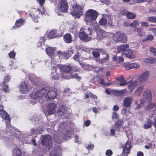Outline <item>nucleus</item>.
Returning <instances> with one entry per match:
<instances>
[{"instance_id":"1","label":"nucleus","mask_w":156,"mask_h":156,"mask_svg":"<svg viewBox=\"0 0 156 156\" xmlns=\"http://www.w3.org/2000/svg\"><path fill=\"white\" fill-rule=\"evenodd\" d=\"M58 66H57L55 67L52 66L54 68L51 74V77L52 79L56 80L58 79L62 80L63 79L75 78L79 80L81 79V77L79 76L77 73L73 72V70L75 71H78V69H73V67L70 66H65L59 65V64Z\"/></svg>"},{"instance_id":"50","label":"nucleus","mask_w":156,"mask_h":156,"mask_svg":"<svg viewBox=\"0 0 156 156\" xmlns=\"http://www.w3.org/2000/svg\"><path fill=\"white\" fill-rule=\"evenodd\" d=\"M113 152L112 151L108 149L106 151L105 155L108 156H111Z\"/></svg>"},{"instance_id":"33","label":"nucleus","mask_w":156,"mask_h":156,"mask_svg":"<svg viewBox=\"0 0 156 156\" xmlns=\"http://www.w3.org/2000/svg\"><path fill=\"white\" fill-rule=\"evenodd\" d=\"M117 80L120 82L119 84L120 86H124L128 83L127 82L123 76H121L120 77L118 78Z\"/></svg>"},{"instance_id":"13","label":"nucleus","mask_w":156,"mask_h":156,"mask_svg":"<svg viewBox=\"0 0 156 156\" xmlns=\"http://www.w3.org/2000/svg\"><path fill=\"white\" fill-rule=\"evenodd\" d=\"M95 31H96L97 34L96 39L98 40H101L102 38L105 37L107 35V33L104 30L99 28V26L98 25V28L97 29L94 28Z\"/></svg>"},{"instance_id":"36","label":"nucleus","mask_w":156,"mask_h":156,"mask_svg":"<svg viewBox=\"0 0 156 156\" xmlns=\"http://www.w3.org/2000/svg\"><path fill=\"white\" fill-rule=\"evenodd\" d=\"M154 57L148 58L143 59L144 62L147 63H154Z\"/></svg>"},{"instance_id":"38","label":"nucleus","mask_w":156,"mask_h":156,"mask_svg":"<svg viewBox=\"0 0 156 156\" xmlns=\"http://www.w3.org/2000/svg\"><path fill=\"white\" fill-rule=\"evenodd\" d=\"M136 16V15L134 13L128 12L127 14L126 17L128 19H133Z\"/></svg>"},{"instance_id":"60","label":"nucleus","mask_w":156,"mask_h":156,"mask_svg":"<svg viewBox=\"0 0 156 156\" xmlns=\"http://www.w3.org/2000/svg\"><path fill=\"white\" fill-rule=\"evenodd\" d=\"M154 39V37L152 35H148L146 38V40H152Z\"/></svg>"},{"instance_id":"47","label":"nucleus","mask_w":156,"mask_h":156,"mask_svg":"<svg viewBox=\"0 0 156 156\" xmlns=\"http://www.w3.org/2000/svg\"><path fill=\"white\" fill-rule=\"evenodd\" d=\"M9 55L10 58H13L15 57L16 53L14 51H12L9 53Z\"/></svg>"},{"instance_id":"4","label":"nucleus","mask_w":156,"mask_h":156,"mask_svg":"<svg viewBox=\"0 0 156 156\" xmlns=\"http://www.w3.org/2000/svg\"><path fill=\"white\" fill-rule=\"evenodd\" d=\"M56 48L48 47L45 48V51L47 55L51 59V66L53 67L59 66L58 63L59 62V58L61 55H57L58 51L56 52Z\"/></svg>"},{"instance_id":"56","label":"nucleus","mask_w":156,"mask_h":156,"mask_svg":"<svg viewBox=\"0 0 156 156\" xmlns=\"http://www.w3.org/2000/svg\"><path fill=\"white\" fill-rule=\"evenodd\" d=\"M92 55L95 58H97L99 56L100 54L97 51H93Z\"/></svg>"},{"instance_id":"19","label":"nucleus","mask_w":156,"mask_h":156,"mask_svg":"<svg viewBox=\"0 0 156 156\" xmlns=\"http://www.w3.org/2000/svg\"><path fill=\"white\" fill-rule=\"evenodd\" d=\"M62 150L59 147H55L50 152L49 156H61Z\"/></svg>"},{"instance_id":"7","label":"nucleus","mask_w":156,"mask_h":156,"mask_svg":"<svg viewBox=\"0 0 156 156\" xmlns=\"http://www.w3.org/2000/svg\"><path fill=\"white\" fill-rule=\"evenodd\" d=\"M66 126L64 122H62L58 126V133L64 139L68 140L71 136V132L66 130Z\"/></svg>"},{"instance_id":"6","label":"nucleus","mask_w":156,"mask_h":156,"mask_svg":"<svg viewBox=\"0 0 156 156\" xmlns=\"http://www.w3.org/2000/svg\"><path fill=\"white\" fill-rule=\"evenodd\" d=\"M72 8L71 9V14L75 18H79L83 14V7L77 5L76 3L71 4Z\"/></svg>"},{"instance_id":"54","label":"nucleus","mask_w":156,"mask_h":156,"mask_svg":"<svg viewBox=\"0 0 156 156\" xmlns=\"http://www.w3.org/2000/svg\"><path fill=\"white\" fill-rule=\"evenodd\" d=\"M30 16L31 17L34 22L36 23L38 22V20L37 19L38 18V16H36L35 18L34 16H32L31 14H30Z\"/></svg>"},{"instance_id":"8","label":"nucleus","mask_w":156,"mask_h":156,"mask_svg":"<svg viewBox=\"0 0 156 156\" xmlns=\"http://www.w3.org/2000/svg\"><path fill=\"white\" fill-rule=\"evenodd\" d=\"M11 131L14 130L18 132V136L16 137L21 141L23 143L30 144L31 141V139L29 136L27 134L23 133L20 131L19 129L13 126H10Z\"/></svg>"},{"instance_id":"22","label":"nucleus","mask_w":156,"mask_h":156,"mask_svg":"<svg viewBox=\"0 0 156 156\" xmlns=\"http://www.w3.org/2000/svg\"><path fill=\"white\" fill-rule=\"evenodd\" d=\"M140 66V64L138 63H132L126 64L125 65V68L126 70H129L133 69H137Z\"/></svg>"},{"instance_id":"20","label":"nucleus","mask_w":156,"mask_h":156,"mask_svg":"<svg viewBox=\"0 0 156 156\" xmlns=\"http://www.w3.org/2000/svg\"><path fill=\"white\" fill-rule=\"evenodd\" d=\"M149 76V72L146 71L143 72L138 77L139 80L141 82L146 81Z\"/></svg>"},{"instance_id":"21","label":"nucleus","mask_w":156,"mask_h":156,"mask_svg":"<svg viewBox=\"0 0 156 156\" xmlns=\"http://www.w3.org/2000/svg\"><path fill=\"white\" fill-rule=\"evenodd\" d=\"M143 96L144 98L148 101L150 102L151 101L152 95L150 90L147 89L145 90Z\"/></svg>"},{"instance_id":"37","label":"nucleus","mask_w":156,"mask_h":156,"mask_svg":"<svg viewBox=\"0 0 156 156\" xmlns=\"http://www.w3.org/2000/svg\"><path fill=\"white\" fill-rule=\"evenodd\" d=\"M151 123L150 120H148L147 122L144 125V129H147L150 128L151 126Z\"/></svg>"},{"instance_id":"40","label":"nucleus","mask_w":156,"mask_h":156,"mask_svg":"<svg viewBox=\"0 0 156 156\" xmlns=\"http://www.w3.org/2000/svg\"><path fill=\"white\" fill-rule=\"evenodd\" d=\"M10 80V76L9 75L7 76L4 77V81L2 83H1V85L2 86H4L5 84L9 81Z\"/></svg>"},{"instance_id":"32","label":"nucleus","mask_w":156,"mask_h":156,"mask_svg":"<svg viewBox=\"0 0 156 156\" xmlns=\"http://www.w3.org/2000/svg\"><path fill=\"white\" fill-rule=\"evenodd\" d=\"M25 22V20L23 19H20L17 20L15 23V26L17 27H21Z\"/></svg>"},{"instance_id":"42","label":"nucleus","mask_w":156,"mask_h":156,"mask_svg":"<svg viewBox=\"0 0 156 156\" xmlns=\"http://www.w3.org/2000/svg\"><path fill=\"white\" fill-rule=\"evenodd\" d=\"M69 29L70 32L75 33L76 31V27L73 24H71L69 26Z\"/></svg>"},{"instance_id":"49","label":"nucleus","mask_w":156,"mask_h":156,"mask_svg":"<svg viewBox=\"0 0 156 156\" xmlns=\"http://www.w3.org/2000/svg\"><path fill=\"white\" fill-rule=\"evenodd\" d=\"M126 107L124 106L122 110V112L123 113L126 115H128V113L129 112V110L126 108Z\"/></svg>"},{"instance_id":"57","label":"nucleus","mask_w":156,"mask_h":156,"mask_svg":"<svg viewBox=\"0 0 156 156\" xmlns=\"http://www.w3.org/2000/svg\"><path fill=\"white\" fill-rule=\"evenodd\" d=\"M144 102L145 100L144 99H142L140 101V104L138 105L136 107V108H140L142 106V104Z\"/></svg>"},{"instance_id":"34","label":"nucleus","mask_w":156,"mask_h":156,"mask_svg":"<svg viewBox=\"0 0 156 156\" xmlns=\"http://www.w3.org/2000/svg\"><path fill=\"white\" fill-rule=\"evenodd\" d=\"M129 47V46L128 44H122L117 47V49L118 51L119 52L128 48Z\"/></svg>"},{"instance_id":"11","label":"nucleus","mask_w":156,"mask_h":156,"mask_svg":"<svg viewBox=\"0 0 156 156\" xmlns=\"http://www.w3.org/2000/svg\"><path fill=\"white\" fill-rule=\"evenodd\" d=\"M41 144L44 148H47L49 150L52 145L51 137L49 135L42 136Z\"/></svg>"},{"instance_id":"31","label":"nucleus","mask_w":156,"mask_h":156,"mask_svg":"<svg viewBox=\"0 0 156 156\" xmlns=\"http://www.w3.org/2000/svg\"><path fill=\"white\" fill-rule=\"evenodd\" d=\"M12 156H21V152L18 148H14L12 152Z\"/></svg>"},{"instance_id":"28","label":"nucleus","mask_w":156,"mask_h":156,"mask_svg":"<svg viewBox=\"0 0 156 156\" xmlns=\"http://www.w3.org/2000/svg\"><path fill=\"white\" fill-rule=\"evenodd\" d=\"M139 83V81L137 80H135L130 83L128 86V88L130 92H132L134 87Z\"/></svg>"},{"instance_id":"2","label":"nucleus","mask_w":156,"mask_h":156,"mask_svg":"<svg viewBox=\"0 0 156 156\" xmlns=\"http://www.w3.org/2000/svg\"><path fill=\"white\" fill-rule=\"evenodd\" d=\"M56 95L55 90H51L50 87L47 86L41 87L36 91L30 94L31 100L29 101L30 105H33L41 100L47 101L49 99H54Z\"/></svg>"},{"instance_id":"10","label":"nucleus","mask_w":156,"mask_h":156,"mask_svg":"<svg viewBox=\"0 0 156 156\" xmlns=\"http://www.w3.org/2000/svg\"><path fill=\"white\" fill-rule=\"evenodd\" d=\"M113 39L114 41L117 42L125 43L127 41V38L124 34L117 31L113 35Z\"/></svg>"},{"instance_id":"29","label":"nucleus","mask_w":156,"mask_h":156,"mask_svg":"<svg viewBox=\"0 0 156 156\" xmlns=\"http://www.w3.org/2000/svg\"><path fill=\"white\" fill-rule=\"evenodd\" d=\"M64 40L67 43H70L72 41V37L71 35L69 34H66L64 35Z\"/></svg>"},{"instance_id":"52","label":"nucleus","mask_w":156,"mask_h":156,"mask_svg":"<svg viewBox=\"0 0 156 156\" xmlns=\"http://www.w3.org/2000/svg\"><path fill=\"white\" fill-rule=\"evenodd\" d=\"M86 147L87 149L88 150H91L93 148L94 146L93 144H88L86 146Z\"/></svg>"},{"instance_id":"41","label":"nucleus","mask_w":156,"mask_h":156,"mask_svg":"<svg viewBox=\"0 0 156 156\" xmlns=\"http://www.w3.org/2000/svg\"><path fill=\"white\" fill-rule=\"evenodd\" d=\"M155 106V105L154 104L150 103L145 107V109L146 111H148L153 108Z\"/></svg>"},{"instance_id":"43","label":"nucleus","mask_w":156,"mask_h":156,"mask_svg":"<svg viewBox=\"0 0 156 156\" xmlns=\"http://www.w3.org/2000/svg\"><path fill=\"white\" fill-rule=\"evenodd\" d=\"M138 20H135L133 21L132 23H131L129 25L131 27H135L136 26H139V23L138 21Z\"/></svg>"},{"instance_id":"64","label":"nucleus","mask_w":156,"mask_h":156,"mask_svg":"<svg viewBox=\"0 0 156 156\" xmlns=\"http://www.w3.org/2000/svg\"><path fill=\"white\" fill-rule=\"evenodd\" d=\"M141 30V29L139 27H134V31L135 32H140Z\"/></svg>"},{"instance_id":"39","label":"nucleus","mask_w":156,"mask_h":156,"mask_svg":"<svg viewBox=\"0 0 156 156\" xmlns=\"http://www.w3.org/2000/svg\"><path fill=\"white\" fill-rule=\"evenodd\" d=\"M97 80L98 82L101 85H108L109 84L108 83H105L104 79L102 78L99 76H98L97 77Z\"/></svg>"},{"instance_id":"5","label":"nucleus","mask_w":156,"mask_h":156,"mask_svg":"<svg viewBox=\"0 0 156 156\" xmlns=\"http://www.w3.org/2000/svg\"><path fill=\"white\" fill-rule=\"evenodd\" d=\"M55 1L58 3V7L55 9V12L58 15H61L62 12H68V5L66 0H55Z\"/></svg>"},{"instance_id":"55","label":"nucleus","mask_w":156,"mask_h":156,"mask_svg":"<svg viewBox=\"0 0 156 156\" xmlns=\"http://www.w3.org/2000/svg\"><path fill=\"white\" fill-rule=\"evenodd\" d=\"M150 51L153 53L154 55L156 56V49L153 47H151L150 48Z\"/></svg>"},{"instance_id":"18","label":"nucleus","mask_w":156,"mask_h":156,"mask_svg":"<svg viewBox=\"0 0 156 156\" xmlns=\"http://www.w3.org/2000/svg\"><path fill=\"white\" fill-rule=\"evenodd\" d=\"M47 124L44 123L42 126H39L36 128H33L31 129V133L32 134H41L43 130V127H47Z\"/></svg>"},{"instance_id":"46","label":"nucleus","mask_w":156,"mask_h":156,"mask_svg":"<svg viewBox=\"0 0 156 156\" xmlns=\"http://www.w3.org/2000/svg\"><path fill=\"white\" fill-rule=\"evenodd\" d=\"M126 91V89H124L122 90L117 91V92L119 95H123L125 94Z\"/></svg>"},{"instance_id":"27","label":"nucleus","mask_w":156,"mask_h":156,"mask_svg":"<svg viewBox=\"0 0 156 156\" xmlns=\"http://www.w3.org/2000/svg\"><path fill=\"white\" fill-rule=\"evenodd\" d=\"M133 51L130 49H127L123 52V54H124L126 57L129 58H133L134 56L133 54Z\"/></svg>"},{"instance_id":"53","label":"nucleus","mask_w":156,"mask_h":156,"mask_svg":"<svg viewBox=\"0 0 156 156\" xmlns=\"http://www.w3.org/2000/svg\"><path fill=\"white\" fill-rule=\"evenodd\" d=\"M106 57H105L104 58L101 60H100V63H103L105 62V61L106 60H107L109 56L108 54H105Z\"/></svg>"},{"instance_id":"62","label":"nucleus","mask_w":156,"mask_h":156,"mask_svg":"<svg viewBox=\"0 0 156 156\" xmlns=\"http://www.w3.org/2000/svg\"><path fill=\"white\" fill-rule=\"evenodd\" d=\"M140 24L141 26L144 27H147L149 25V23L147 22H142L140 23Z\"/></svg>"},{"instance_id":"51","label":"nucleus","mask_w":156,"mask_h":156,"mask_svg":"<svg viewBox=\"0 0 156 156\" xmlns=\"http://www.w3.org/2000/svg\"><path fill=\"white\" fill-rule=\"evenodd\" d=\"M41 41H39L37 43V46L38 47H40L42 46L44 42V40L43 38L40 39Z\"/></svg>"},{"instance_id":"16","label":"nucleus","mask_w":156,"mask_h":156,"mask_svg":"<svg viewBox=\"0 0 156 156\" xmlns=\"http://www.w3.org/2000/svg\"><path fill=\"white\" fill-rule=\"evenodd\" d=\"M81 31L78 34L79 38L85 42H87L90 41L91 38H92L91 37L92 36V33L90 32V33H89V36H88L87 34L84 32L82 31L81 30Z\"/></svg>"},{"instance_id":"3","label":"nucleus","mask_w":156,"mask_h":156,"mask_svg":"<svg viewBox=\"0 0 156 156\" xmlns=\"http://www.w3.org/2000/svg\"><path fill=\"white\" fill-rule=\"evenodd\" d=\"M99 15V13L96 10L90 9L86 12L85 21L87 25H91L94 28L97 29L98 25L96 20Z\"/></svg>"},{"instance_id":"35","label":"nucleus","mask_w":156,"mask_h":156,"mask_svg":"<svg viewBox=\"0 0 156 156\" xmlns=\"http://www.w3.org/2000/svg\"><path fill=\"white\" fill-rule=\"evenodd\" d=\"M143 87L141 86L138 88L135 91V93L136 95L139 96L142 93L143 90Z\"/></svg>"},{"instance_id":"48","label":"nucleus","mask_w":156,"mask_h":156,"mask_svg":"<svg viewBox=\"0 0 156 156\" xmlns=\"http://www.w3.org/2000/svg\"><path fill=\"white\" fill-rule=\"evenodd\" d=\"M30 120L32 121V122L34 124H35V122L37 123L39 122L38 118H36L35 116H33L30 119Z\"/></svg>"},{"instance_id":"25","label":"nucleus","mask_w":156,"mask_h":156,"mask_svg":"<svg viewBox=\"0 0 156 156\" xmlns=\"http://www.w3.org/2000/svg\"><path fill=\"white\" fill-rule=\"evenodd\" d=\"M58 34L57 33L56 30H53L50 32H48L47 34V36L50 39L54 38L58 36Z\"/></svg>"},{"instance_id":"23","label":"nucleus","mask_w":156,"mask_h":156,"mask_svg":"<svg viewBox=\"0 0 156 156\" xmlns=\"http://www.w3.org/2000/svg\"><path fill=\"white\" fill-rule=\"evenodd\" d=\"M131 144L130 142L127 141L125 145L123 147V152L124 153L128 154L131 149Z\"/></svg>"},{"instance_id":"17","label":"nucleus","mask_w":156,"mask_h":156,"mask_svg":"<svg viewBox=\"0 0 156 156\" xmlns=\"http://www.w3.org/2000/svg\"><path fill=\"white\" fill-rule=\"evenodd\" d=\"M20 92L23 94H26L29 91V88L24 82H22L19 86Z\"/></svg>"},{"instance_id":"12","label":"nucleus","mask_w":156,"mask_h":156,"mask_svg":"<svg viewBox=\"0 0 156 156\" xmlns=\"http://www.w3.org/2000/svg\"><path fill=\"white\" fill-rule=\"evenodd\" d=\"M123 123V120L120 119L118 120L115 123L114 127L117 132L119 133L126 131V127L123 126L122 124Z\"/></svg>"},{"instance_id":"45","label":"nucleus","mask_w":156,"mask_h":156,"mask_svg":"<svg viewBox=\"0 0 156 156\" xmlns=\"http://www.w3.org/2000/svg\"><path fill=\"white\" fill-rule=\"evenodd\" d=\"M148 20L150 22H156V17L151 16L148 17Z\"/></svg>"},{"instance_id":"15","label":"nucleus","mask_w":156,"mask_h":156,"mask_svg":"<svg viewBox=\"0 0 156 156\" xmlns=\"http://www.w3.org/2000/svg\"><path fill=\"white\" fill-rule=\"evenodd\" d=\"M56 105L54 103H51L48 104L46 110L44 112L46 115H50L55 112Z\"/></svg>"},{"instance_id":"61","label":"nucleus","mask_w":156,"mask_h":156,"mask_svg":"<svg viewBox=\"0 0 156 156\" xmlns=\"http://www.w3.org/2000/svg\"><path fill=\"white\" fill-rule=\"evenodd\" d=\"M90 124V121L89 120H86L84 122V125L86 127L88 126Z\"/></svg>"},{"instance_id":"14","label":"nucleus","mask_w":156,"mask_h":156,"mask_svg":"<svg viewBox=\"0 0 156 156\" xmlns=\"http://www.w3.org/2000/svg\"><path fill=\"white\" fill-rule=\"evenodd\" d=\"M74 49L73 48H69L68 49L66 52L65 51H61L60 50L58 51V55L61 56H64L65 58L67 59L69 57L71 56L74 53Z\"/></svg>"},{"instance_id":"63","label":"nucleus","mask_w":156,"mask_h":156,"mask_svg":"<svg viewBox=\"0 0 156 156\" xmlns=\"http://www.w3.org/2000/svg\"><path fill=\"white\" fill-rule=\"evenodd\" d=\"M101 2L105 4L106 5H108L110 1L109 0H99Z\"/></svg>"},{"instance_id":"24","label":"nucleus","mask_w":156,"mask_h":156,"mask_svg":"<svg viewBox=\"0 0 156 156\" xmlns=\"http://www.w3.org/2000/svg\"><path fill=\"white\" fill-rule=\"evenodd\" d=\"M66 112V108L65 105H62L59 106L58 111V115L61 116Z\"/></svg>"},{"instance_id":"26","label":"nucleus","mask_w":156,"mask_h":156,"mask_svg":"<svg viewBox=\"0 0 156 156\" xmlns=\"http://www.w3.org/2000/svg\"><path fill=\"white\" fill-rule=\"evenodd\" d=\"M132 99L130 97L125 98L123 101V106L128 108L130 105L132 101Z\"/></svg>"},{"instance_id":"30","label":"nucleus","mask_w":156,"mask_h":156,"mask_svg":"<svg viewBox=\"0 0 156 156\" xmlns=\"http://www.w3.org/2000/svg\"><path fill=\"white\" fill-rule=\"evenodd\" d=\"M34 74H30V76H27V77L30 80L32 83V84H33L34 85L36 86H40L41 85L38 83H37L35 81V80L33 79V78H34Z\"/></svg>"},{"instance_id":"44","label":"nucleus","mask_w":156,"mask_h":156,"mask_svg":"<svg viewBox=\"0 0 156 156\" xmlns=\"http://www.w3.org/2000/svg\"><path fill=\"white\" fill-rule=\"evenodd\" d=\"M107 20L104 18H101L99 22V24L101 25H104L107 23Z\"/></svg>"},{"instance_id":"58","label":"nucleus","mask_w":156,"mask_h":156,"mask_svg":"<svg viewBox=\"0 0 156 156\" xmlns=\"http://www.w3.org/2000/svg\"><path fill=\"white\" fill-rule=\"evenodd\" d=\"M112 117L113 119H118V115L116 112H113Z\"/></svg>"},{"instance_id":"59","label":"nucleus","mask_w":156,"mask_h":156,"mask_svg":"<svg viewBox=\"0 0 156 156\" xmlns=\"http://www.w3.org/2000/svg\"><path fill=\"white\" fill-rule=\"evenodd\" d=\"M80 58V55L78 53L76 54L73 57V58L74 59H75L76 61H78L79 60V58Z\"/></svg>"},{"instance_id":"9","label":"nucleus","mask_w":156,"mask_h":156,"mask_svg":"<svg viewBox=\"0 0 156 156\" xmlns=\"http://www.w3.org/2000/svg\"><path fill=\"white\" fill-rule=\"evenodd\" d=\"M3 106L2 103L0 102V117L3 119L5 120L6 126L10 130H11L10 126H12L10 125V119L8 113L4 110L2 109Z\"/></svg>"}]
</instances>
